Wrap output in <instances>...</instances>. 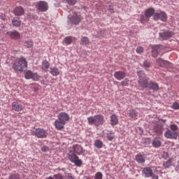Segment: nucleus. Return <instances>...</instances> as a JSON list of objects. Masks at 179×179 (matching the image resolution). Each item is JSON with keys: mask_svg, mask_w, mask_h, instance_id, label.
I'll use <instances>...</instances> for the list:
<instances>
[{"mask_svg": "<svg viewBox=\"0 0 179 179\" xmlns=\"http://www.w3.org/2000/svg\"><path fill=\"white\" fill-rule=\"evenodd\" d=\"M87 121L90 125H94L95 127H101L106 122L104 116L100 114L87 117Z\"/></svg>", "mask_w": 179, "mask_h": 179, "instance_id": "obj_1", "label": "nucleus"}, {"mask_svg": "<svg viewBox=\"0 0 179 179\" xmlns=\"http://www.w3.org/2000/svg\"><path fill=\"white\" fill-rule=\"evenodd\" d=\"M13 69L16 72H23L24 69H27V61H26V58L20 57L17 62L13 64Z\"/></svg>", "mask_w": 179, "mask_h": 179, "instance_id": "obj_2", "label": "nucleus"}, {"mask_svg": "<svg viewBox=\"0 0 179 179\" xmlns=\"http://www.w3.org/2000/svg\"><path fill=\"white\" fill-rule=\"evenodd\" d=\"M82 20V15H78V13L74 12L73 15L69 17L68 23H72L76 26L80 23Z\"/></svg>", "mask_w": 179, "mask_h": 179, "instance_id": "obj_3", "label": "nucleus"}, {"mask_svg": "<svg viewBox=\"0 0 179 179\" xmlns=\"http://www.w3.org/2000/svg\"><path fill=\"white\" fill-rule=\"evenodd\" d=\"M68 158L69 160H70L71 163L75 164V166H76L77 167H80V166H82L83 164L82 159H79L78 155H76L73 152L69 154Z\"/></svg>", "mask_w": 179, "mask_h": 179, "instance_id": "obj_4", "label": "nucleus"}, {"mask_svg": "<svg viewBox=\"0 0 179 179\" xmlns=\"http://www.w3.org/2000/svg\"><path fill=\"white\" fill-rule=\"evenodd\" d=\"M143 173L147 178L152 177V179H159V176L157 173H153V171L150 167L143 168Z\"/></svg>", "mask_w": 179, "mask_h": 179, "instance_id": "obj_5", "label": "nucleus"}, {"mask_svg": "<svg viewBox=\"0 0 179 179\" xmlns=\"http://www.w3.org/2000/svg\"><path fill=\"white\" fill-rule=\"evenodd\" d=\"M36 8L39 12H47L48 10V3L44 1H38L36 5Z\"/></svg>", "mask_w": 179, "mask_h": 179, "instance_id": "obj_6", "label": "nucleus"}, {"mask_svg": "<svg viewBox=\"0 0 179 179\" xmlns=\"http://www.w3.org/2000/svg\"><path fill=\"white\" fill-rule=\"evenodd\" d=\"M162 50H164V46L162 45H155L152 46V56L154 58L157 57Z\"/></svg>", "mask_w": 179, "mask_h": 179, "instance_id": "obj_7", "label": "nucleus"}, {"mask_svg": "<svg viewBox=\"0 0 179 179\" xmlns=\"http://www.w3.org/2000/svg\"><path fill=\"white\" fill-rule=\"evenodd\" d=\"M25 79H32V80L38 81L41 78L37 73H33L31 71H27L24 75Z\"/></svg>", "mask_w": 179, "mask_h": 179, "instance_id": "obj_8", "label": "nucleus"}, {"mask_svg": "<svg viewBox=\"0 0 179 179\" xmlns=\"http://www.w3.org/2000/svg\"><path fill=\"white\" fill-rule=\"evenodd\" d=\"M154 20H161L162 22L167 21V13L164 11H161L159 13H155L154 14Z\"/></svg>", "mask_w": 179, "mask_h": 179, "instance_id": "obj_9", "label": "nucleus"}, {"mask_svg": "<svg viewBox=\"0 0 179 179\" xmlns=\"http://www.w3.org/2000/svg\"><path fill=\"white\" fill-rule=\"evenodd\" d=\"M164 136L167 139H177V138L178 136V133H177V131H174L173 130L168 129L164 133Z\"/></svg>", "mask_w": 179, "mask_h": 179, "instance_id": "obj_10", "label": "nucleus"}, {"mask_svg": "<svg viewBox=\"0 0 179 179\" xmlns=\"http://www.w3.org/2000/svg\"><path fill=\"white\" fill-rule=\"evenodd\" d=\"M32 134L36 136V138H39L41 139H43V138H47L45 130H44L43 129H37L36 131H33Z\"/></svg>", "mask_w": 179, "mask_h": 179, "instance_id": "obj_11", "label": "nucleus"}, {"mask_svg": "<svg viewBox=\"0 0 179 179\" xmlns=\"http://www.w3.org/2000/svg\"><path fill=\"white\" fill-rule=\"evenodd\" d=\"M57 120L66 124V122H68V121L70 120L69 114L65 112H62L58 115Z\"/></svg>", "mask_w": 179, "mask_h": 179, "instance_id": "obj_12", "label": "nucleus"}, {"mask_svg": "<svg viewBox=\"0 0 179 179\" xmlns=\"http://www.w3.org/2000/svg\"><path fill=\"white\" fill-rule=\"evenodd\" d=\"M6 34L12 40H19L20 38V34L17 31H8Z\"/></svg>", "mask_w": 179, "mask_h": 179, "instance_id": "obj_13", "label": "nucleus"}, {"mask_svg": "<svg viewBox=\"0 0 179 179\" xmlns=\"http://www.w3.org/2000/svg\"><path fill=\"white\" fill-rule=\"evenodd\" d=\"M172 36H174V32L171 31H166L159 33V36L163 40H167L168 38H171Z\"/></svg>", "mask_w": 179, "mask_h": 179, "instance_id": "obj_14", "label": "nucleus"}, {"mask_svg": "<svg viewBox=\"0 0 179 179\" xmlns=\"http://www.w3.org/2000/svg\"><path fill=\"white\" fill-rule=\"evenodd\" d=\"M66 124V123H64V122L59 120V119H57L55 121V127L57 131H62V129L65 128Z\"/></svg>", "mask_w": 179, "mask_h": 179, "instance_id": "obj_15", "label": "nucleus"}, {"mask_svg": "<svg viewBox=\"0 0 179 179\" xmlns=\"http://www.w3.org/2000/svg\"><path fill=\"white\" fill-rule=\"evenodd\" d=\"M149 78H141V79H138V85L141 86V87H144L145 89H146V87H149Z\"/></svg>", "mask_w": 179, "mask_h": 179, "instance_id": "obj_16", "label": "nucleus"}, {"mask_svg": "<svg viewBox=\"0 0 179 179\" xmlns=\"http://www.w3.org/2000/svg\"><path fill=\"white\" fill-rule=\"evenodd\" d=\"M13 13L15 16H23L24 15V8L22 6H17L13 10Z\"/></svg>", "mask_w": 179, "mask_h": 179, "instance_id": "obj_17", "label": "nucleus"}, {"mask_svg": "<svg viewBox=\"0 0 179 179\" xmlns=\"http://www.w3.org/2000/svg\"><path fill=\"white\" fill-rule=\"evenodd\" d=\"M125 76H127V73L122 71H116L114 73V78H115L117 80H122Z\"/></svg>", "mask_w": 179, "mask_h": 179, "instance_id": "obj_18", "label": "nucleus"}, {"mask_svg": "<svg viewBox=\"0 0 179 179\" xmlns=\"http://www.w3.org/2000/svg\"><path fill=\"white\" fill-rule=\"evenodd\" d=\"M135 160L139 164H143V163H145V162H146V157L145 156V155L138 154L135 157Z\"/></svg>", "mask_w": 179, "mask_h": 179, "instance_id": "obj_19", "label": "nucleus"}, {"mask_svg": "<svg viewBox=\"0 0 179 179\" xmlns=\"http://www.w3.org/2000/svg\"><path fill=\"white\" fill-rule=\"evenodd\" d=\"M11 107L12 110H14V111L17 112L22 111V110H23V105L17 102H13Z\"/></svg>", "mask_w": 179, "mask_h": 179, "instance_id": "obj_20", "label": "nucleus"}, {"mask_svg": "<svg viewBox=\"0 0 179 179\" xmlns=\"http://www.w3.org/2000/svg\"><path fill=\"white\" fill-rule=\"evenodd\" d=\"M148 87L155 92L159 91V84H157V83L150 81L148 84Z\"/></svg>", "mask_w": 179, "mask_h": 179, "instance_id": "obj_21", "label": "nucleus"}, {"mask_svg": "<svg viewBox=\"0 0 179 179\" xmlns=\"http://www.w3.org/2000/svg\"><path fill=\"white\" fill-rule=\"evenodd\" d=\"M155 15V8H150L147 9L145 12V16L147 18L152 17Z\"/></svg>", "mask_w": 179, "mask_h": 179, "instance_id": "obj_22", "label": "nucleus"}, {"mask_svg": "<svg viewBox=\"0 0 179 179\" xmlns=\"http://www.w3.org/2000/svg\"><path fill=\"white\" fill-rule=\"evenodd\" d=\"M118 124V116L113 114L110 116V125L114 127V125Z\"/></svg>", "mask_w": 179, "mask_h": 179, "instance_id": "obj_23", "label": "nucleus"}, {"mask_svg": "<svg viewBox=\"0 0 179 179\" xmlns=\"http://www.w3.org/2000/svg\"><path fill=\"white\" fill-rule=\"evenodd\" d=\"M157 64L159 66H169V65H170V62L163 60L162 59H158L157 60Z\"/></svg>", "mask_w": 179, "mask_h": 179, "instance_id": "obj_24", "label": "nucleus"}, {"mask_svg": "<svg viewBox=\"0 0 179 179\" xmlns=\"http://www.w3.org/2000/svg\"><path fill=\"white\" fill-rule=\"evenodd\" d=\"M12 24L15 27H20V25L22 24V21H20V18L14 17L12 20Z\"/></svg>", "mask_w": 179, "mask_h": 179, "instance_id": "obj_25", "label": "nucleus"}, {"mask_svg": "<svg viewBox=\"0 0 179 179\" xmlns=\"http://www.w3.org/2000/svg\"><path fill=\"white\" fill-rule=\"evenodd\" d=\"M129 117H131V118H132V120H134V121L138 120V118H136V117H138V113L134 109L130 110L129 111Z\"/></svg>", "mask_w": 179, "mask_h": 179, "instance_id": "obj_26", "label": "nucleus"}, {"mask_svg": "<svg viewBox=\"0 0 179 179\" xmlns=\"http://www.w3.org/2000/svg\"><path fill=\"white\" fill-rule=\"evenodd\" d=\"M73 152L74 153H77V155H80L82 153V151L83 149L82 148V146L79 145H74L73 146Z\"/></svg>", "mask_w": 179, "mask_h": 179, "instance_id": "obj_27", "label": "nucleus"}, {"mask_svg": "<svg viewBox=\"0 0 179 179\" xmlns=\"http://www.w3.org/2000/svg\"><path fill=\"white\" fill-rule=\"evenodd\" d=\"M42 69L44 71V72H47L48 69H50V62L47 60H44L42 62Z\"/></svg>", "mask_w": 179, "mask_h": 179, "instance_id": "obj_28", "label": "nucleus"}, {"mask_svg": "<svg viewBox=\"0 0 179 179\" xmlns=\"http://www.w3.org/2000/svg\"><path fill=\"white\" fill-rule=\"evenodd\" d=\"M50 73L52 76H58L59 75V69L57 67H51Z\"/></svg>", "mask_w": 179, "mask_h": 179, "instance_id": "obj_29", "label": "nucleus"}, {"mask_svg": "<svg viewBox=\"0 0 179 179\" xmlns=\"http://www.w3.org/2000/svg\"><path fill=\"white\" fill-rule=\"evenodd\" d=\"M163 126L162 125H157L155 129V132L156 133L157 135H162L163 134Z\"/></svg>", "mask_w": 179, "mask_h": 179, "instance_id": "obj_30", "label": "nucleus"}, {"mask_svg": "<svg viewBox=\"0 0 179 179\" xmlns=\"http://www.w3.org/2000/svg\"><path fill=\"white\" fill-rule=\"evenodd\" d=\"M153 148H160L162 146V142L158 138H155L152 141Z\"/></svg>", "mask_w": 179, "mask_h": 179, "instance_id": "obj_31", "label": "nucleus"}, {"mask_svg": "<svg viewBox=\"0 0 179 179\" xmlns=\"http://www.w3.org/2000/svg\"><path fill=\"white\" fill-rule=\"evenodd\" d=\"M94 146L95 148H97V149H101V148H103V141H100V140H96L94 142Z\"/></svg>", "mask_w": 179, "mask_h": 179, "instance_id": "obj_32", "label": "nucleus"}, {"mask_svg": "<svg viewBox=\"0 0 179 179\" xmlns=\"http://www.w3.org/2000/svg\"><path fill=\"white\" fill-rule=\"evenodd\" d=\"M24 47H27V48H31V47H33V41H25V42L24 43Z\"/></svg>", "mask_w": 179, "mask_h": 179, "instance_id": "obj_33", "label": "nucleus"}, {"mask_svg": "<svg viewBox=\"0 0 179 179\" xmlns=\"http://www.w3.org/2000/svg\"><path fill=\"white\" fill-rule=\"evenodd\" d=\"M81 43L83 45H89V43H90V41L87 37L84 36L81 38Z\"/></svg>", "mask_w": 179, "mask_h": 179, "instance_id": "obj_34", "label": "nucleus"}, {"mask_svg": "<svg viewBox=\"0 0 179 179\" xmlns=\"http://www.w3.org/2000/svg\"><path fill=\"white\" fill-rule=\"evenodd\" d=\"M171 163H173V159H169L168 161L163 164V166L165 169H169V167L171 166Z\"/></svg>", "mask_w": 179, "mask_h": 179, "instance_id": "obj_35", "label": "nucleus"}, {"mask_svg": "<svg viewBox=\"0 0 179 179\" xmlns=\"http://www.w3.org/2000/svg\"><path fill=\"white\" fill-rule=\"evenodd\" d=\"M137 75L139 78V79H145L146 78V74H145V71H140L137 73Z\"/></svg>", "mask_w": 179, "mask_h": 179, "instance_id": "obj_36", "label": "nucleus"}, {"mask_svg": "<svg viewBox=\"0 0 179 179\" xmlns=\"http://www.w3.org/2000/svg\"><path fill=\"white\" fill-rule=\"evenodd\" d=\"M115 137V135L113 133V131H108L107 134V138L108 141H113L114 138Z\"/></svg>", "mask_w": 179, "mask_h": 179, "instance_id": "obj_37", "label": "nucleus"}, {"mask_svg": "<svg viewBox=\"0 0 179 179\" xmlns=\"http://www.w3.org/2000/svg\"><path fill=\"white\" fill-rule=\"evenodd\" d=\"M66 3L69 5H71V6H73L74 5H76L78 3V0H64Z\"/></svg>", "mask_w": 179, "mask_h": 179, "instance_id": "obj_38", "label": "nucleus"}, {"mask_svg": "<svg viewBox=\"0 0 179 179\" xmlns=\"http://www.w3.org/2000/svg\"><path fill=\"white\" fill-rule=\"evenodd\" d=\"M64 43L69 45L70 44H72V37L71 36H66L64 38Z\"/></svg>", "mask_w": 179, "mask_h": 179, "instance_id": "obj_39", "label": "nucleus"}, {"mask_svg": "<svg viewBox=\"0 0 179 179\" xmlns=\"http://www.w3.org/2000/svg\"><path fill=\"white\" fill-rule=\"evenodd\" d=\"M8 179H20V176H19L17 173H13L10 175Z\"/></svg>", "mask_w": 179, "mask_h": 179, "instance_id": "obj_40", "label": "nucleus"}, {"mask_svg": "<svg viewBox=\"0 0 179 179\" xmlns=\"http://www.w3.org/2000/svg\"><path fill=\"white\" fill-rule=\"evenodd\" d=\"M170 129L171 131H173L174 132H176V131H178V126H177V124H171Z\"/></svg>", "mask_w": 179, "mask_h": 179, "instance_id": "obj_41", "label": "nucleus"}, {"mask_svg": "<svg viewBox=\"0 0 179 179\" xmlns=\"http://www.w3.org/2000/svg\"><path fill=\"white\" fill-rule=\"evenodd\" d=\"M94 179H103V173L101 172H96L95 173Z\"/></svg>", "mask_w": 179, "mask_h": 179, "instance_id": "obj_42", "label": "nucleus"}, {"mask_svg": "<svg viewBox=\"0 0 179 179\" xmlns=\"http://www.w3.org/2000/svg\"><path fill=\"white\" fill-rule=\"evenodd\" d=\"M28 18L30 19V20H37V16L36 15H29Z\"/></svg>", "mask_w": 179, "mask_h": 179, "instance_id": "obj_43", "label": "nucleus"}, {"mask_svg": "<svg viewBox=\"0 0 179 179\" xmlns=\"http://www.w3.org/2000/svg\"><path fill=\"white\" fill-rule=\"evenodd\" d=\"M129 82V80L127 78H125L123 81H122L121 85L122 86H128V83Z\"/></svg>", "mask_w": 179, "mask_h": 179, "instance_id": "obj_44", "label": "nucleus"}, {"mask_svg": "<svg viewBox=\"0 0 179 179\" xmlns=\"http://www.w3.org/2000/svg\"><path fill=\"white\" fill-rule=\"evenodd\" d=\"M172 108L173 110H179V103L177 102H175L172 105Z\"/></svg>", "mask_w": 179, "mask_h": 179, "instance_id": "obj_45", "label": "nucleus"}, {"mask_svg": "<svg viewBox=\"0 0 179 179\" xmlns=\"http://www.w3.org/2000/svg\"><path fill=\"white\" fill-rule=\"evenodd\" d=\"M53 177L54 179H64V177L62 176V175H61V173L54 175Z\"/></svg>", "mask_w": 179, "mask_h": 179, "instance_id": "obj_46", "label": "nucleus"}, {"mask_svg": "<svg viewBox=\"0 0 179 179\" xmlns=\"http://www.w3.org/2000/svg\"><path fill=\"white\" fill-rule=\"evenodd\" d=\"M136 51L137 54H142V52H143V48L138 47L136 48Z\"/></svg>", "mask_w": 179, "mask_h": 179, "instance_id": "obj_47", "label": "nucleus"}, {"mask_svg": "<svg viewBox=\"0 0 179 179\" xmlns=\"http://www.w3.org/2000/svg\"><path fill=\"white\" fill-rule=\"evenodd\" d=\"M143 66H144V68H150V62H149L148 61H145L143 62Z\"/></svg>", "mask_w": 179, "mask_h": 179, "instance_id": "obj_48", "label": "nucleus"}, {"mask_svg": "<svg viewBox=\"0 0 179 179\" xmlns=\"http://www.w3.org/2000/svg\"><path fill=\"white\" fill-rule=\"evenodd\" d=\"M65 179H75V178L72 176L71 173H67L65 176Z\"/></svg>", "mask_w": 179, "mask_h": 179, "instance_id": "obj_49", "label": "nucleus"}, {"mask_svg": "<svg viewBox=\"0 0 179 179\" xmlns=\"http://www.w3.org/2000/svg\"><path fill=\"white\" fill-rule=\"evenodd\" d=\"M48 150H50V148H48L47 146H43L41 148L42 152H48Z\"/></svg>", "mask_w": 179, "mask_h": 179, "instance_id": "obj_50", "label": "nucleus"}, {"mask_svg": "<svg viewBox=\"0 0 179 179\" xmlns=\"http://www.w3.org/2000/svg\"><path fill=\"white\" fill-rule=\"evenodd\" d=\"M0 18L1 19V20H6V15L5 14H1L0 15Z\"/></svg>", "mask_w": 179, "mask_h": 179, "instance_id": "obj_51", "label": "nucleus"}]
</instances>
